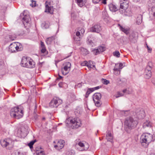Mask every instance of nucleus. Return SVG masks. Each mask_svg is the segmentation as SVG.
I'll return each instance as SVG.
<instances>
[{"mask_svg": "<svg viewBox=\"0 0 155 155\" xmlns=\"http://www.w3.org/2000/svg\"><path fill=\"white\" fill-rule=\"evenodd\" d=\"M54 147L55 148H56L58 147H59V148L58 149H60V145L58 143V144L57 145H55L54 146Z\"/></svg>", "mask_w": 155, "mask_h": 155, "instance_id": "5fc2aeb1", "label": "nucleus"}, {"mask_svg": "<svg viewBox=\"0 0 155 155\" xmlns=\"http://www.w3.org/2000/svg\"><path fill=\"white\" fill-rule=\"evenodd\" d=\"M102 15L103 16V18H105L106 17H107L108 16V14H107V12L105 11H104L102 13Z\"/></svg>", "mask_w": 155, "mask_h": 155, "instance_id": "4c0bfd02", "label": "nucleus"}, {"mask_svg": "<svg viewBox=\"0 0 155 155\" xmlns=\"http://www.w3.org/2000/svg\"><path fill=\"white\" fill-rule=\"evenodd\" d=\"M128 1L120 3V8L121 9H127L128 7Z\"/></svg>", "mask_w": 155, "mask_h": 155, "instance_id": "dca6fc26", "label": "nucleus"}, {"mask_svg": "<svg viewBox=\"0 0 155 155\" xmlns=\"http://www.w3.org/2000/svg\"><path fill=\"white\" fill-rule=\"evenodd\" d=\"M62 85V83L60 82L59 84V85L60 87H61V85Z\"/></svg>", "mask_w": 155, "mask_h": 155, "instance_id": "680f3d73", "label": "nucleus"}, {"mask_svg": "<svg viewBox=\"0 0 155 155\" xmlns=\"http://www.w3.org/2000/svg\"><path fill=\"white\" fill-rule=\"evenodd\" d=\"M84 51L85 52V54H88V51H87V50L86 49H85L84 48H83L81 49V51Z\"/></svg>", "mask_w": 155, "mask_h": 155, "instance_id": "603ef678", "label": "nucleus"}, {"mask_svg": "<svg viewBox=\"0 0 155 155\" xmlns=\"http://www.w3.org/2000/svg\"><path fill=\"white\" fill-rule=\"evenodd\" d=\"M95 104V105L97 107H100L101 104L100 100H93Z\"/></svg>", "mask_w": 155, "mask_h": 155, "instance_id": "cd10ccee", "label": "nucleus"}, {"mask_svg": "<svg viewBox=\"0 0 155 155\" xmlns=\"http://www.w3.org/2000/svg\"><path fill=\"white\" fill-rule=\"evenodd\" d=\"M78 31L76 32V35L73 38L74 40V42L77 44L78 45H80L81 44V33L83 34L84 32V30L83 28H79Z\"/></svg>", "mask_w": 155, "mask_h": 155, "instance_id": "39448f33", "label": "nucleus"}, {"mask_svg": "<svg viewBox=\"0 0 155 155\" xmlns=\"http://www.w3.org/2000/svg\"><path fill=\"white\" fill-rule=\"evenodd\" d=\"M114 74L116 75H119L120 73V71L119 69L117 68H114Z\"/></svg>", "mask_w": 155, "mask_h": 155, "instance_id": "c756f323", "label": "nucleus"}, {"mask_svg": "<svg viewBox=\"0 0 155 155\" xmlns=\"http://www.w3.org/2000/svg\"><path fill=\"white\" fill-rule=\"evenodd\" d=\"M101 30V27L99 24L93 25L90 29V31L93 32L99 33Z\"/></svg>", "mask_w": 155, "mask_h": 155, "instance_id": "f8f14e48", "label": "nucleus"}, {"mask_svg": "<svg viewBox=\"0 0 155 155\" xmlns=\"http://www.w3.org/2000/svg\"><path fill=\"white\" fill-rule=\"evenodd\" d=\"M87 64L86 65V66L87 67L89 68V69H91V68H92V67H91V61H89V62H87Z\"/></svg>", "mask_w": 155, "mask_h": 155, "instance_id": "37998d69", "label": "nucleus"}, {"mask_svg": "<svg viewBox=\"0 0 155 155\" xmlns=\"http://www.w3.org/2000/svg\"><path fill=\"white\" fill-rule=\"evenodd\" d=\"M25 12V11H24L23 15H24V16L22 19V22L24 26H25L26 25L27 26L30 20V18L29 15L27 14H24Z\"/></svg>", "mask_w": 155, "mask_h": 155, "instance_id": "ddd939ff", "label": "nucleus"}, {"mask_svg": "<svg viewBox=\"0 0 155 155\" xmlns=\"http://www.w3.org/2000/svg\"><path fill=\"white\" fill-rule=\"evenodd\" d=\"M87 43L88 44L93 46V42L89 38H88L87 40Z\"/></svg>", "mask_w": 155, "mask_h": 155, "instance_id": "58836bf2", "label": "nucleus"}, {"mask_svg": "<svg viewBox=\"0 0 155 155\" xmlns=\"http://www.w3.org/2000/svg\"><path fill=\"white\" fill-rule=\"evenodd\" d=\"M123 92L124 93H128L129 94V93L127 92V89H124V90H123Z\"/></svg>", "mask_w": 155, "mask_h": 155, "instance_id": "13d9d810", "label": "nucleus"}, {"mask_svg": "<svg viewBox=\"0 0 155 155\" xmlns=\"http://www.w3.org/2000/svg\"><path fill=\"white\" fill-rule=\"evenodd\" d=\"M120 2H126V1H127V0H120Z\"/></svg>", "mask_w": 155, "mask_h": 155, "instance_id": "052dcab7", "label": "nucleus"}, {"mask_svg": "<svg viewBox=\"0 0 155 155\" xmlns=\"http://www.w3.org/2000/svg\"><path fill=\"white\" fill-rule=\"evenodd\" d=\"M152 140H155V133L152 136V134L148 133L143 134L140 137V141L141 143H145L148 144Z\"/></svg>", "mask_w": 155, "mask_h": 155, "instance_id": "20e7f679", "label": "nucleus"}, {"mask_svg": "<svg viewBox=\"0 0 155 155\" xmlns=\"http://www.w3.org/2000/svg\"><path fill=\"white\" fill-rule=\"evenodd\" d=\"M91 67H92V68L94 67L95 68V66L94 65H91Z\"/></svg>", "mask_w": 155, "mask_h": 155, "instance_id": "774afa93", "label": "nucleus"}, {"mask_svg": "<svg viewBox=\"0 0 155 155\" xmlns=\"http://www.w3.org/2000/svg\"><path fill=\"white\" fill-rule=\"evenodd\" d=\"M76 1L78 5L80 7L84 5L87 2L86 0H76Z\"/></svg>", "mask_w": 155, "mask_h": 155, "instance_id": "aec40b11", "label": "nucleus"}, {"mask_svg": "<svg viewBox=\"0 0 155 155\" xmlns=\"http://www.w3.org/2000/svg\"><path fill=\"white\" fill-rule=\"evenodd\" d=\"M94 91V88H88L86 93V95H85V97L87 98V97L93 91Z\"/></svg>", "mask_w": 155, "mask_h": 155, "instance_id": "393cba45", "label": "nucleus"}, {"mask_svg": "<svg viewBox=\"0 0 155 155\" xmlns=\"http://www.w3.org/2000/svg\"><path fill=\"white\" fill-rule=\"evenodd\" d=\"M23 49V48L21 45L19 43L17 44L14 42L10 44L9 47V51L12 53L16 51H20Z\"/></svg>", "mask_w": 155, "mask_h": 155, "instance_id": "423d86ee", "label": "nucleus"}, {"mask_svg": "<svg viewBox=\"0 0 155 155\" xmlns=\"http://www.w3.org/2000/svg\"><path fill=\"white\" fill-rule=\"evenodd\" d=\"M142 16L141 15H139L137 19V23L139 25L142 22Z\"/></svg>", "mask_w": 155, "mask_h": 155, "instance_id": "a878e982", "label": "nucleus"}, {"mask_svg": "<svg viewBox=\"0 0 155 155\" xmlns=\"http://www.w3.org/2000/svg\"><path fill=\"white\" fill-rule=\"evenodd\" d=\"M65 143L64 140H60L58 142V144L60 146V149H61L64 147V144Z\"/></svg>", "mask_w": 155, "mask_h": 155, "instance_id": "bb28decb", "label": "nucleus"}, {"mask_svg": "<svg viewBox=\"0 0 155 155\" xmlns=\"http://www.w3.org/2000/svg\"><path fill=\"white\" fill-rule=\"evenodd\" d=\"M63 66V67L62 68V73L63 74L66 75L70 71L71 64L69 62H67L64 63Z\"/></svg>", "mask_w": 155, "mask_h": 155, "instance_id": "9b49d317", "label": "nucleus"}, {"mask_svg": "<svg viewBox=\"0 0 155 155\" xmlns=\"http://www.w3.org/2000/svg\"><path fill=\"white\" fill-rule=\"evenodd\" d=\"M45 120V117H43L42 118V120Z\"/></svg>", "mask_w": 155, "mask_h": 155, "instance_id": "69168bd1", "label": "nucleus"}, {"mask_svg": "<svg viewBox=\"0 0 155 155\" xmlns=\"http://www.w3.org/2000/svg\"><path fill=\"white\" fill-rule=\"evenodd\" d=\"M152 126V124L149 121H146L143 123V127L144 128L147 127H151Z\"/></svg>", "mask_w": 155, "mask_h": 155, "instance_id": "5701e85b", "label": "nucleus"}, {"mask_svg": "<svg viewBox=\"0 0 155 155\" xmlns=\"http://www.w3.org/2000/svg\"><path fill=\"white\" fill-rule=\"evenodd\" d=\"M151 10L152 14H153V16L155 17V6L152 7Z\"/></svg>", "mask_w": 155, "mask_h": 155, "instance_id": "ea45409f", "label": "nucleus"}, {"mask_svg": "<svg viewBox=\"0 0 155 155\" xmlns=\"http://www.w3.org/2000/svg\"><path fill=\"white\" fill-rule=\"evenodd\" d=\"M78 145L81 147L83 148V149L84 150H86L89 148V145L87 143L85 142L84 143L83 142H79Z\"/></svg>", "mask_w": 155, "mask_h": 155, "instance_id": "2eb2a0df", "label": "nucleus"}, {"mask_svg": "<svg viewBox=\"0 0 155 155\" xmlns=\"http://www.w3.org/2000/svg\"><path fill=\"white\" fill-rule=\"evenodd\" d=\"M141 115H142V117H141L142 118H143L144 117H145V115L143 114Z\"/></svg>", "mask_w": 155, "mask_h": 155, "instance_id": "0e129e2a", "label": "nucleus"}, {"mask_svg": "<svg viewBox=\"0 0 155 155\" xmlns=\"http://www.w3.org/2000/svg\"><path fill=\"white\" fill-rule=\"evenodd\" d=\"M10 114L14 118L18 119L23 117V112L21 108L19 107H15L11 109Z\"/></svg>", "mask_w": 155, "mask_h": 155, "instance_id": "7ed1b4c3", "label": "nucleus"}, {"mask_svg": "<svg viewBox=\"0 0 155 155\" xmlns=\"http://www.w3.org/2000/svg\"><path fill=\"white\" fill-rule=\"evenodd\" d=\"M21 64L22 66L29 68H33L35 67V62L29 57H23Z\"/></svg>", "mask_w": 155, "mask_h": 155, "instance_id": "f03ea898", "label": "nucleus"}, {"mask_svg": "<svg viewBox=\"0 0 155 155\" xmlns=\"http://www.w3.org/2000/svg\"><path fill=\"white\" fill-rule=\"evenodd\" d=\"M118 25L120 29L126 35H127L129 33V29L128 28H124L119 24H118Z\"/></svg>", "mask_w": 155, "mask_h": 155, "instance_id": "6ab92c4d", "label": "nucleus"}, {"mask_svg": "<svg viewBox=\"0 0 155 155\" xmlns=\"http://www.w3.org/2000/svg\"><path fill=\"white\" fill-rule=\"evenodd\" d=\"M124 123L125 130L128 132L129 130H130L136 127L138 122L135 118L130 117L126 119Z\"/></svg>", "mask_w": 155, "mask_h": 155, "instance_id": "f257e3e1", "label": "nucleus"}, {"mask_svg": "<svg viewBox=\"0 0 155 155\" xmlns=\"http://www.w3.org/2000/svg\"><path fill=\"white\" fill-rule=\"evenodd\" d=\"M147 50L149 51H151V48H149V46L147 45Z\"/></svg>", "mask_w": 155, "mask_h": 155, "instance_id": "4d7b16f0", "label": "nucleus"}, {"mask_svg": "<svg viewBox=\"0 0 155 155\" xmlns=\"http://www.w3.org/2000/svg\"><path fill=\"white\" fill-rule=\"evenodd\" d=\"M135 2H137L140 1V0H133Z\"/></svg>", "mask_w": 155, "mask_h": 155, "instance_id": "e2e57ef3", "label": "nucleus"}, {"mask_svg": "<svg viewBox=\"0 0 155 155\" xmlns=\"http://www.w3.org/2000/svg\"><path fill=\"white\" fill-rule=\"evenodd\" d=\"M62 102V100L59 98L56 97H54L50 102L49 106L52 107H56L61 104Z\"/></svg>", "mask_w": 155, "mask_h": 155, "instance_id": "6e6552de", "label": "nucleus"}, {"mask_svg": "<svg viewBox=\"0 0 155 155\" xmlns=\"http://www.w3.org/2000/svg\"><path fill=\"white\" fill-rule=\"evenodd\" d=\"M37 154L38 155H44V153L43 151H41L38 152Z\"/></svg>", "mask_w": 155, "mask_h": 155, "instance_id": "49530a36", "label": "nucleus"}, {"mask_svg": "<svg viewBox=\"0 0 155 155\" xmlns=\"http://www.w3.org/2000/svg\"><path fill=\"white\" fill-rule=\"evenodd\" d=\"M102 1V3L104 4H106L107 0H101V1Z\"/></svg>", "mask_w": 155, "mask_h": 155, "instance_id": "6e6d98bb", "label": "nucleus"}, {"mask_svg": "<svg viewBox=\"0 0 155 155\" xmlns=\"http://www.w3.org/2000/svg\"><path fill=\"white\" fill-rule=\"evenodd\" d=\"M123 66V64L122 63H120L119 65V68L122 69V68Z\"/></svg>", "mask_w": 155, "mask_h": 155, "instance_id": "864d4df0", "label": "nucleus"}, {"mask_svg": "<svg viewBox=\"0 0 155 155\" xmlns=\"http://www.w3.org/2000/svg\"><path fill=\"white\" fill-rule=\"evenodd\" d=\"M152 67V63L151 62H149L145 71V77L146 78L149 79L151 77L152 75L151 70Z\"/></svg>", "mask_w": 155, "mask_h": 155, "instance_id": "1a4fd4ad", "label": "nucleus"}, {"mask_svg": "<svg viewBox=\"0 0 155 155\" xmlns=\"http://www.w3.org/2000/svg\"><path fill=\"white\" fill-rule=\"evenodd\" d=\"M128 112V111H122V113L123 114H124V116H126L127 115V114H126V113H127Z\"/></svg>", "mask_w": 155, "mask_h": 155, "instance_id": "8fccbe9b", "label": "nucleus"}, {"mask_svg": "<svg viewBox=\"0 0 155 155\" xmlns=\"http://www.w3.org/2000/svg\"><path fill=\"white\" fill-rule=\"evenodd\" d=\"M11 155H23V154L21 152L18 150H16Z\"/></svg>", "mask_w": 155, "mask_h": 155, "instance_id": "7c9ffc66", "label": "nucleus"}, {"mask_svg": "<svg viewBox=\"0 0 155 155\" xmlns=\"http://www.w3.org/2000/svg\"><path fill=\"white\" fill-rule=\"evenodd\" d=\"M87 64V61H84L83 62L81 63V65L82 66H86Z\"/></svg>", "mask_w": 155, "mask_h": 155, "instance_id": "a18cd8bd", "label": "nucleus"}, {"mask_svg": "<svg viewBox=\"0 0 155 155\" xmlns=\"http://www.w3.org/2000/svg\"><path fill=\"white\" fill-rule=\"evenodd\" d=\"M36 141V140L31 141L28 144V146L31 149L33 148V145L35 142Z\"/></svg>", "mask_w": 155, "mask_h": 155, "instance_id": "473e14b6", "label": "nucleus"}, {"mask_svg": "<svg viewBox=\"0 0 155 155\" xmlns=\"http://www.w3.org/2000/svg\"><path fill=\"white\" fill-rule=\"evenodd\" d=\"M101 0H93V2L94 4L98 3Z\"/></svg>", "mask_w": 155, "mask_h": 155, "instance_id": "09e8293b", "label": "nucleus"}, {"mask_svg": "<svg viewBox=\"0 0 155 155\" xmlns=\"http://www.w3.org/2000/svg\"><path fill=\"white\" fill-rule=\"evenodd\" d=\"M102 83L104 84H107L109 83V81L108 80H107L106 79H102Z\"/></svg>", "mask_w": 155, "mask_h": 155, "instance_id": "c9c22d12", "label": "nucleus"}, {"mask_svg": "<svg viewBox=\"0 0 155 155\" xmlns=\"http://www.w3.org/2000/svg\"><path fill=\"white\" fill-rule=\"evenodd\" d=\"M45 7L46 9L45 12H47L51 14L53 13L54 10L53 7L49 6L48 5H46Z\"/></svg>", "mask_w": 155, "mask_h": 155, "instance_id": "412c9836", "label": "nucleus"}, {"mask_svg": "<svg viewBox=\"0 0 155 155\" xmlns=\"http://www.w3.org/2000/svg\"><path fill=\"white\" fill-rule=\"evenodd\" d=\"M98 49L99 50V53L101 52H102L105 50V48L104 46H100L99 47Z\"/></svg>", "mask_w": 155, "mask_h": 155, "instance_id": "e433bc0d", "label": "nucleus"}, {"mask_svg": "<svg viewBox=\"0 0 155 155\" xmlns=\"http://www.w3.org/2000/svg\"><path fill=\"white\" fill-rule=\"evenodd\" d=\"M70 122L73 129L77 128L81 125V120L79 118H72L71 119Z\"/></svg>", "mask_w": 155, "mask_h": 155, "instance_id": "0eeeda50", "label": "nucleus"}, {"mask_svg": "<svg viewBox=\"0 0 155 155\" xmlns=\"http://www.w3.org/2000/svg\"><path fill=\"white\" fill-rule=\"evenodd\" d=\"M101 94L99 93H96L94 94L93 96V100H101Z\"/></svg>", "mask_w": 155, "mask_h": 155, "instance_id": "a211bd4d", "label": "nucleus"}, {"mask_svg": "<svg viewBox=\"0 0 155 155\" xmlns=\"http://www.w3.org/2000/svg\"><path fill=\"white\" fill-rule=\"evenodd\" d=\"M58 76H59V77L57 78V79H58V80L62 78V76H61L60 75H58Z\"/></svg>", "mask_w": 155, "mask_h": 155, "instance_id": "bf43d9fd", "label": "nucleus"}, {"mask_svg": "<svg viewBox=\"0 0 155 155\" xmlns=\"http://www.w3.org/2000/svg\"><path fill=\"white\" fill-rule=\"evenodd\" d=\"M123 95V94L120 93V92H118L117 95L116 96V97L118 98L122 96Z\"/></svg>", "mask_w": 155, "mask_h": 155, "instance_id": "c03bdc74", "label": "nucleus"}, {"mask_svg": "<svg viewBox=\"0 0 155 155\" xmlns=\"http://www.w3.org/2000/svg\"><path fill=\"white\" fill-rule=\"evenodd\" d=\"M101 87V86H97L94 88H94V91L95 90H97V89L100 88Z\"/></svg>", "mask_w": 155, "mask_h": 155, "instance_id": "3c124183", "label": "nucleus"}, {"mask_svg": "<svg viewBox=\"0 0 155 155\" xmlns=\"http://www.w3.org/2000/svg\"><path fill=\"white\" fill-rule=\"evenodd\" d=\"M31 3L30 4V5L32 7H34L36 6V2L35 1H31Z\"/></svg>", "mask_w": 155, "mask_h": 155, "instance_id": "79ce46f5", "label": "nucleus"}, {"mask_svg": "<svg viewBox=\"0 0 155 155\" xmlns=\"http://www.w3.org/2000/svg\"><path fill=\"white\" fill-rule=\"evenodd\" d=\"M122 9H121L120 8V9H119V12H120V13L121 14H123V13H125V11L126 9H123L121 10Z\"/></svg>", "mask_w": 155, "mask_h": 155, "instance_id": "de8ad7c7", "label": "nucleus"}, {"mask_svg": "<svg viewBox=\"0 0 155 155\" xmlns=\"http://www.w3.org/2000/svg\"><path fill=\"white\" fill-rule=\"evenodd\" d=\"M45 28H47L48 27V26H47V25H46V24H45Z\"/></svg>", "mask_w": 155, "mask_h": 155, "instance_id": "338daca9", "label": "nucleus"}, {"mask_svg": "<svg viewBox=\"0 0 155 155\" xmlns=\"http://www.w3.org/2000/svg\"><path fill=\"white\" fill-rule=\"evenodd\" d=\"M75 154V152L73 150H68L66 153V155H74Z\"/></svg>", "mask_w": 155, "mask_h": 155, "instance_id": "c85d7f7f", "label": "nucleus"}, {"mask_svg": "<svg viewBox=\"0 0 155 155\" xmlns=\"http://www.w3.org/2000/svg\"><path fill=\"white\" fill-rule=\"evenodd\" d=\"M4 65V62L2 61H0V69L2 68Z\"/></svg>", "mask_w": 155, "mask_h": 155, "instance_id": "a19ab883", "label": "nucleus"}, {"mask_svg": "<svg viewBox=\"0 0 155 155\" xmlns=\"http://www.w3.org/2000/svg\"><path fill=\"white\" fill-rule=\"evenodd\" d=\"M109 7L110 10L112 12H116L118 10L116 6L112 3L109 5Z\"/></svg>", "mask_w": 155, "mask_h": 155, "instance_id": "f3484780", "label": "nucleus"}, {"mask_svg": "<svg viewBox=\"0 0 155 155\" xmlns=\"http://www.w3.org/2000/svg\"><path fill=\"white\" fill-rule=\"evenodd\" d=\"M54 39V37L52 36L51 37L48 38L46 41V42L47 45H49L52 42L53 39Z\"/></svg>", "mask_w": 155, "mask_h": 155, "instance_id": "b1692460", "label": "nucleus"}, {"mask_svg": "<svg viewBox=\"0 0 155 155\" xmlns=\"http://www.w3.org/2000/svg\"><path fill=\"white\" fill-rule=\"evenodd\" d=\"M106 139L108 141L111 142H112L113 137L112 135V133L108 131L106 135Z\"/></svg>", "mask_w": 155, "mask_h": 155, "instance_id": "4be33fe9", "label": "nucleus"}, {"mask_svg": "<svg viewBox=\"0 0 155 155\" xmlns=\"http://www.w3.org/2000/svg\"><path fill=\"white\" fill-rule=\"evenodd\" d=\"M0 143L3 147H6L7 146H12L13 145L14 141L10 138H8L1 140Z\"/></svg>", "mask_w": 155, "mask_h": 155, "instance_id": "9d476101", "label": "nucleus"}, {"mask_svg": "<svg viewBox=\"0 0 155 155\" xmlns=\"http://www.w3.org/2000/svg\"><path fill=\"white\" fill-rule=\"evenodd\" d=\"M113 54L114 56L117 58H119L120 56V54L119 51H115L113 52Z\"/></svg>", "mask_w": 155, "mask_h": 155, "instance_id": "2f4dec72", "label": "nucleus"}, {"mask_svg": "<svg viewBox=\"0 0 155 155\" xmlns=\"http://www.w3.org/2000/svg\"><path fill=\"white\" fill-rule=\"evenodd\" d=\"M41 52L42 54H43L42 55H46L48 54V52L46 49L44 43L41 41Z\"/></svg>", "mask_w": 155, "mask_h": 155, "instance_id": "4468645a", "label": "nucleus"}, {"mask_svg": "<svg viewBox=\"0 0 155 155\" xmlns=\"http://www.w3.org/2000/svg\"><path fill=\"white\" fill-rule=\"evenodd\" d=\"M92 51L95 55H97L100 53L99 50L98 49H93L92 50Z\"/></svg>", "mask_w": 155, "mask_h": 155, "instance_id": "72a5a7b5", "label": "nucleus"}, {"mask_svg": "<svg viewBox=\"0 0 155 155\" xmlns=\"http://www.w3.org/2000/svg\"><path fill=\"white\" fill-rule=\"evenodd\" d=\"M8 37L11 41L14 40L16 38L15 35H9Z\"/></svg>", "mask_w": 155, "mask_h": 155, "instance_id": "f704fd0d", "label": "nucleus"}]
</instances>
